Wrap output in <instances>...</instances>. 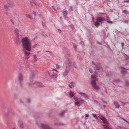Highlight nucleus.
Masks as SVG:
<instances>
[{"label":"nucleus","instance_id":"c756f323","mask_svg":"<svg viewBox=\"0 0 129 129\" xmlns=\"http://www.w3.org/2000/svg\"><path fill=\"white\" fill-rule=\"evenodd\" d=\"M73 47L75 49V50H76L77 48V46L76 45L74 44L73 45Z\"/></svg>","mask_w":129,"mask_h":129},{"label":"nucleus","instance_id":"a19ab883","mask_svg":"<svg viewBox=\"0 0 129 129\" xmlns=\"http://www.w3.org/2000/svg\"><path fill=\"white\" fill-rule=\"evenodd\" d=\"M68 86L69 87L71 88H72V87L71 86V85L69 84L68 85Z\"/></svg>","mask_w":129,"mask_h":129},{"label":"nucleus","instance_id":"a878e982","mask_svg":"<svg viewBox=\"0 0 129 129\" xmlns=\"http://www.w3.org/2000/svg\"><path fill=\"white\" fill-rule=\"evenodd\" d=\"M38 46V45L37 44H34L33 46V48H35L37 47Z\"/></svg>","mask_w":129,"mask_h":129},{"label":"nucleus","instance_id":"bf43d9fd","mask_svg":"<svg viewBox=\"0 0 129 129\" xmlns=\"http://www.w3.org/2000/svg\"><path fill=\"white\" fill-rule=\"evenodd\" d=\"M127 58L128 59H129V56L127 57Z\"/></svg>","mask_w":129,"mask_h":129},{"label":"nucleus","instance_id":"ddd939ff","mask_svg":"<svg viewBox=\"0 0 129 129\" xmlns=\"http://www.w3.org/2000/svg\"><path fill=\"white\" fill-rule=\"evenodd\" d=\"M101 68L100 66H95V67H94V69L95 70H99Z\"/></svg>","mask_w":129,"mask_h":129},{"label":"nucleus","instance_id":"6ab92c4d","mask_svg":"<svg viewBox=\"0 0 129 129\" xmlns=\"http://www.w3.org/2000/svg\"><path fill=\"white\" fill-rule=\"evenodd\" d=\"M104 128V129H112V128H110L105 125H103Z\"/></svg>","mask_w":129,"mask_h":129},{"label":"nucleus","instance_id":"37998d69","mask_svg":"<svg viewBox=\"0 0 129 129\" xmlns=\"http://www.w3.org/2000/svg\"><path fill=\"white\" fill-rule=\"evenodd\" d=\"M56 67L57 68H59V66L58 65L56 64Z\"/></svg>","mask_w":129,"mask_h":129},{"label":"nucleus","instance_id":"473e14b6","mask_svg":"<svg viewBox=\"0 0 129 129\" xmlns=\"http://www.w3.org/2000/svg\"><path fill=\"white\" fill-rule=\"evenodd\" d=\"M89 72L91 73H92V69L91 68H90L89 69Z\"/></svg>","mask_w":129,"mask_h":129},{"label":"nucleus","instance_id":"13d9d810","mask_svg":"<svg viewBox=\"0 0 129 129\" xmlns=\"http://www.w3.org/2000/svg\"><path fill=\"white\" fill-rule=\"evenodd\" d=\"M126 2H129V1H126Z\"/></svg>","mask_w":129,"mask_h":129},{"label":"nucleus","instance_id":"7ed1b4c3","mask_svg":"<svg viewBox=\"0 0 129 129\" xmlns=\"http://www.w3.org/2000/svg\"><path fill=\"white\" fill-rule=\"evenodd\" d=\"M91 78L92 81L91 83L93 87L96 89H99L100 88L99 87L96 85V81L97 80L96 76L92 75L91 76Z\"/></svg>","mask_w":129,"mask_h":129},{"label":"nucleus","instance_id":"cd10ccee","mask_svg":"<svg viewBox=\"0 0 129 129\" xmlns=\"http://www.w3.org/2000/svg\"><path fill=\"white\" fill-rule=\"evenodd\" d=\"M121 73L124 74H125L126 73V71H122L121 72Z\"/></svg>","mask_w":129,"mask_h":129},{"label":"nucleus","instance_id":"393cba45","mask_svg":"<svg viewBox=\"0 0 129 129\" xmlns=\"http://www.w3.org/2000/svg\"><path fill=\"white\" fill-rule=\"evenodd\" d=\"M70 83L71 84V85H72V86L73 87H74V85L73 84H75V83L74 82H71Z\"/></svg>","mask_w":129,"mask_h":129},{"label":"nucleus","instance_id":"423d86ee","mask_svg":"<svg viewBox=\"0 0 129 129\" xmlns=\"http://www.w3.org/2000/svg\"><path fill=\"white\" fill-rule=\"evenodd\" d=\"M96 20L99 22L102 23V22L105 21V19L101 17H98L96 19Z\"/></svg>","mask_w":129,"mask_h":129},{"label":"nucleus","instance_id":"49530a36","mask_svg":"<svg viewBox=\"0 0 129 129\" xmlns=\"http://www.w3.org/2000/svg\"><path fill=\"white\" fill-rule=\"evenodd\" d=\"M97 43L100 44V45H101L102 44V43H100V42H98Z\"/></svg>","mask_w":129,"mask_h":129},{"label":"nucleus","instance_id":"8fccbe9b","mask_svg":"<svg viewBox=\"0 0 129 129\" xmlns=\"http://www.w3.org/2000/svg\"><path fill=\"white\" fill-rule=\"evenodd\" d=\"M85 116L86 117H88L89 116L87 114H86L85 115Z\"/></svg>","mask_w":129,"mask_h":129},{"label":"nucleus","instance_id":"5fc2aeb1","mask_svg":"<svg viewBox=\"0 0 129 129\" xmlns=\"http://www.w3.org/2000/svg\"><path fill=\"white\" fill-rule=\"evenodd\" d=\"M11 22H12V23L13 24H14V22H13V20H11Z\"/></svg>","mask_w":129,"mask_h":129},{"label":"nucleus","instance_id":"de8ad7c7","mask_svg":"<svg viewBox=\"0 0 129 129\" xmlns=\"http://www.w3.org/2000/svg\"><path fill=\"white\" fill-rule=\"evenodd\" d=\"M129 21H125V23H128V22Z\"/></svg>","mask_w":129,"mask_h":129},{"label":"nucleus","instance_id":"e2e57ef3","mask_svg":"<svg viewBox=\"0 0 129 129\" xmlns=\"http://www.w3.org/2000/svg\"><path fill=\"white\" fill-rule=\"evenodd\" d=\"M122 68L123 69H124V68H123V67Z\"/></svg>","mask_w":129,"mask_h":129},{"label":"nucleus","instance_id":"338daca9","mask_svg":"<svg viewBox=\"0 0 129 129\" xmlns=\"http://www.w3.org/2000/svg\"><path fill=\"white\" fill-rule=\"evenodd\" d=\"M95 74H96L97 73H96V72H95Z\"/></svg>","mask_w":129,"mask_h":129},{"label":"nucleus","instance_id":"4d7b16f0","mask_svg":"<svg viewBox=\"0 0 129 129\" xmlns=\"http://www.w3.org/2000/svg\"><path fill=\"white\" fill-rule=\"evenodd\" d=\"M103 107H106V105H103Z\"/></svg>","mask_w":129,"mask_h":129},{"label":"nucleus","instance_id":"9b49d317","mask_svg":"<svg viewBox=\"0 0 129 129\" xmlns=\"http://www.w3.org/2000/svg\"><path fill=\"white\" fill-rule=\"evenodd\" d=\"M75 94L74 92L72 91H70L69 94V96L71 98H72Z\"/></svg>","mask_w":129,"mask_h":129},{"label":"nucleus","instance_id":"7c9ffc66","mask_svg":"<svg viewBox=\"0 0 129 129\" xmlns=\"http://www.w3.org/2000/svg\"><path fill=\"white\" fill-rule=\"evenodd\" d=\"M116 129H122V128L121 126H119L116 128Z\"/></svg>","mask_w":129,"mask_h":129},{"label":"nucleus","instance_id":"bb28decb","mask_svg":"<svg viewBox=\"0 0 129 129\" xmlns=\"http://www.w3.org/2000/svg\"><path fill=\"white\" fill-rule=\"evenodd\" d=\"M73 99L76 101H78V99L76 98L75 96H74V97Z\"/></svg>","mask_w":129,"mask_h":129},{"label":"nucleus","instance_id":"69168bd1","mask_svg":"<svg viewBox=\"0 0 129 129\" xmlns=\"http://www.w3.org/2000/svg\"><path fill=\"white\" fill-rule=\"evenodd\" d=\"M46 52H49L48 51H46Z\"/></svg>","mask_w":129,"mask_h":129},{"label":"nucleus","instance_id":"f8f14e48","mask_svg":"<svg viewBox=\"0 0 129 129\" xmlns=\"http://www.w3.org/2000/svg\"><path fill=\"white\" fill-rule=\"evenodd\" d=\"M62 13L64 15V19H66V16L68 14V12L67 11H62Z\"/></svg>","mask_w":129,"mask_h":129},{"label":"nucleus","instance_id":"b1692460","mask_svg":"<svg viewBox=\"0 0 129 129\" xmlns=\"http://www.w3.org/2000/svg\"><path fill=\"white\" fill-rule=\"evenodd\" d=\"M92 115L94 117H95L96 119H98V117H96V115L95 114H92Z\"/></svg>","mask_w":129,"mask_h":129},{"label":"nucleus","instance_id":"5701e85b","mask_svg":"<svg viewBox=\"0 0 129 129\" xmlns=\"http://www.w3.org/2000/svg\"><path fill=\"white\" fill-rule=\"evenodd\" d=\"M21 122V124H19L20 126V127L21 128H22V127H23V124L22 122Z\"/></svg>","mask_w":129,"mask_h":129},{"label":"nucleus","instance_id":"39448f33","mask_svg":"<svg viewBox=\"0 0 129 129\" xmlns=\"http://www.w3.org/2000/svg\"><path fill=\"white\" fill-rule=\"evenodd\" d=\"M41 127L42 129H52L51 127H49L48 125L43 124H42Z\"/></svg>","mask_w":129,"mask_h":129},{"label":"nucleus","instance_id":"72a5a7b5","mask_svg":"<svg viewBox=\"0 0 129 129\" xmlns=\"http://www.w3.org/2000/svg\"><path fill=\"white\" fill-rule=\"evenodd\" d=\"M70 26L72 28V29H73L74 28V27L73 25H71Z\"/></svg>","mask_w":129,"mask_h":129},{"label":"nucleus","instance_id":"ea45409f","mask_svg":"<svg viewBox=\"0 0 129 129\" xmlns=\"http://www.w3.org/2000/svg\"><path fill=\"white\" fill-rule=\"evenodd\" d=\"M31 85H32V84L31 83H29L28 84V85L29 86H31Z\"/></svg>","mask_w":129,"mask_h":129},{"label":"nucleus","instance_id":"603ef678","mask_svg":"<svg viewBox=\"0 0 129 129\" xmlns=\"http://www.w3.org/2000/svg\"><path fill=\"white\" fill-rule=\"evenodd\" d=\"M27 101H28V102H29L30 101V99H28L27 100Z\"/></svg>","mask_w":129,"mask_h":129},{"label":"nucleus","instance_id":"1a4fd4ad","mask_svg":"<svg viewBox=\"0 0 129 129\" xmlns=\"http://www.w3.org/2000/svg\"><path fill=\"white\" fill-rule=\"evenodd\" d=\"M79 94L84 98L87 99L88 98V97L87 95L84 93L80 92Z\"/></svg>","mask_w":129,"mask_h":129},{"label":"nucleus","instance_id":"4468645a","mask_svg":"<svg viewBox=\"0 0 129 129\" xmlns=\"http://www.w3.org/2000/svg\"><path fill=\"white\" fill-rule=\"evenodd\" d=\"M33 58L34 61L35 62H36L37 60V58L36 55H33Z\"/></svg>","mask_w":129,"mask_h":129},{"label":"nucleus","instance_id":"0eeeda50","mask_svg":"<svg viewBox=\"0 0 129 129\" xmlns=\"http://www.w3.org/2000/svg\"><path fill=\"white\" fill-rule=\"evenodd\" d=\"M99 118L101 120H102L103 122L105 123H107L108 122L106 119L102 116H100Z\"/></svg>","mask_w":129,"mask_h":129},{"label":"nucleus","instance_id":"20e7f679","mask_svg":"<svg viewBox=\"0 0 129 129\" xmlns=\"http://www.w3.org/2000/svg\"><path fill=\"white\" fill-rule=\"evenodd\" d=\"M33 84L35 86H39L40 87H43L44 85L42 84L39 82H36L33 83Z\"/></svg>","mask_w":129,"mask_h":129},{"label":"nucleus","instance_id":"052dcab7","mask_svg":"<svg viewBox=\"0 0 129 129\" xmlns=\"http://www.w3.org/2000/svg\"><path fill=\"white\" fill-rule=\"evenodd\" d=\"M32 76H33V77H34V75L33 74H32Z\"/></svg>","mask_w":129,"mask_h":129},{"label":"nucleus","instance_id":"4be33fe9","mask_svg":"<svg viewBox=\"0 0 129 129\" xmlns=\"http://www.w3.org/2000/svg\"><path fill=\"white\" fill-rule=\"evenodd\" d=\"M128 11L126 10H124L123 11V12L126 14H128Z\"/></svg>","mask_w":129,"mask_h":129},{"label":"nucleus","instance_id":"0e129e2a","mask_svg":"<svg viewBox=\"0 0 129 129\" xmlns=\"http://www.w3.org/2000/svg\"><path fill=\"white\" fill-rule=\"evenodd\" d=\"M13 129H15V127H14Z\"/></svg>","mask_w":129,"mask_h":129},{"label":"nucleus","instance_id":"864d4df0","mask_svg":"<svg viewBox=\"0 0 129 129\" xmlns=\"http://www.w3.org/2000/svg\"><path fill=\"white\" fill-rule=\"evenodd\" d=\"M34 14L35 16H36V13L35 12H34Z\"/></svg>","mask_w":129,"mask_h":129},{"label":"nucleus","instance_id":"f257e3e1","mask_svg":"<svg viewBox=\"0 0 129 129\" xmlns=\"http://www.w3.org/2000/svg\"><path fill=\"white\" fill-rule=\"evenodd\" d=\"M65 63L66 69L62 74L63 76L64 77H66L68 74L69 72L71 70V67L76 68V66L75 63L72 62L70 60H67L65 61Z\"/></svg>","mask_w":129,"mask_h":129},{"label":"nucleus","instance_id":"c9c22d12","mask_svg":"<svg viewBox=\"0 0 129 129\" xmlns=\"http://www.w3.org/2000/svg\"><path fill=\"white\" fill-rule=\"evenodd\" d=\"M106 19L108 21H109V17H106Z\"/></svg>","mask_w":129,"mask_h":129},{"label":"nucleus","instance_id":"2eb2a0df","mask_svg":"<svg viewBox=\"0 0 129 129\" xmlns=\"http://www.w3.org/2000/svg\"><path fill=\"white\" fill-rule=\"evenodd\" d=\"M66 112V111H62L61 113L60 114V116L61 117H62Z\"/></svg>","mask_w":129,"mask_h":129},{"label":"nucleus","instance_id":"f3484780","mask_svg":"<svg viewBox=\"0 0 129 129\" xmlns=\"http://www.w3.org/2000/svg\"><path fill=\"white\" fill-rule=\"evenodd\" d=\"M114 104L116 106L115 108H119L120 107V105L118 104L117 103L115 102L114 103Z\"/></svg>","mask_w":129,"mask_h":129},{"label":"nucleus","instance_id":"412c9836","mask_svg":"<svg viewBox=\"0 0 129 129\" xmlns=\"http://www.w3.org/2000/svg\"><path fill=\"white\" fill-rule=\"evenodd\" d=\"M15 32L17 35L18 36V30L16 28L15 29Z\"/></svg>","mask_w":129,"mask_h":129},{"label":"nucleus","instance_id":"6e6d98bb","mask_svg":"<svg viewBox=\"0 0 129 129\" xmlns=\"http://www.w3.org/2000/svg\"><path fill=\"white\" fill-rule=\"evenodd\" d=\"M81 101H82V102H84V101L83 100H81Z\"/></svg>","mask_w":129,"mask_h":129},{"label":"nucleus","instance_id":"dca6fc26","mask_svg":"<svg viewBox=\"0 0 129 129\" xmlns=\"http://www.w3.org/2000/svg\"><path fill=\"white\" fill-rule=\"evenodd\" d=\"M30 53L29 52H27L26 51H24V54L25 56H28L30 55Z\"/></svg>","mask_w":129,"mask_h":129},{"label":"nucleus","instance_id":"9d476101","mask_svg":"<svg viewBox=\"0 0 129 129\" xmlns=\"http://www.w3.org/2000/svg\"><path fill=\"white\" fill-rule=\"evenodd\" d=\"M57 74L56 73L53 74L51 75H50V77H52L53 79H55L57 77Z\"/></svg>","mask_w":129,"mask_h":129},{"label":"nucleus","instance_id":"2f4dec72","mask_svg":"<svg viewBox=\"0 0 129 129\" xmlns=\"http://www.w3.org/2000/svg\"><path fill=\"white\" fill-rule=\"evenodd\" d=\"M26 16L27 17H28L31 19H33V18H32L31 16H30V15H29V16L26 15Z\"/></svg>","mask_w":129,"mask_h":129},{"label":"nucleus","instance_id":"c85d7f7f","mask_svg":"<svg viewBox=\"0 0 129 129\" xmlns=\"http://www.w3.org/2000/svg\"><path fill=\"white\" fill-rule=\"evenodd\" d=\"M4 5V8L5 9H8V6H7L6 5Z\"/></svg>","mask_w":129,"mask_h":129},{"label":"nucleus","instance_id":"4c0bfd02","mask_svg":"<svg viewBox=\"0 0 129 129\" xmlns=\"http://www.w3.org/2000/svg\"><path fill=\"white\" fill-rule=\"evenodd\" d=\"M80 44H81L82 45H83V44H84V43H83V41H81L80 42Z\"/></svg>","mask_w":129,"mask_h":129},{"label":"nucleus","instance_id":"f03ea898","mask_svg":"<svg viewBox=\"0 0 129 129\" xmlns=\"http://www.w3.org/2000/svg\"><path fill=\"white\" fill-rule=\"evenodd\" d=\"M22 42L23 47L26 50L30 51L31 49V44L30 40L27 37H25L22 40Z\"/></svg>","mask_w":129,"mask_h":129},{"label":"nucleus","instance_id":"680f3d73","mask_svg":"<svg viewBox=\"0 0 129 129\" xmlns=\"http://www.w3.org/2000/svg\"><path fill=\"white\" fill-rule=\"evenodd\" d=\"M92 63L93 64H94V62H93V61H92Z\"/></svg>","mask_w":129,"mask_h":129},{"label":"nucleus","instance_id":"6e6552de","mask_svg":"<svg viewBox=\"0 0 129 129\" xmlns=\"http://www.w3.org/2000/svg\"><path fill=\"white\" fill-rule=\"evenodd\" d=\"M18 79L20 81V83L21 84V83L23 80V78L22 75L21 74H19L18 75Z\"/></svg>","mask_w":129,"mask_h":129},{"label":"nucleus","instance_id":"aec40b11","mask_svg":"<svg viewBox=\"0 0 129 129\" xmlns=\"http://www.w3.org/2000/svg\"><path fill=\"white\" fill-rule=\"evenodd\" d=\"M80 103V102H77L75 103V105H77L78 106H80V105L79 104Z\"/></svg>","mask_w":129,"mask_h":129},{"label":"nucleus","instance_id":"09e8293b","mask_svg":"<svg viewBox=\"0 0 129 129\" xmlns=\"http://www.w3.org/2000/svg\"><path fill=\"white\" fill-rule=\"evenodd\" d=\"M44 36L45 37V38H47V36L46 35H45Z\"/></svg>","mask_w":129,"mask_h":129},{"label":"nucleus","instance_id":"e433bc0d","mask_svg":"<svg viewBox=\"0 0 129 129\" xmlns=\"http://www.w3.org/2000/svg\"><path fill=\"white\" fill-rule=\"evenodd\" d=\"M69 10H70V11H72L73 10V9H72V7H70V9H69Z\"/></svg>","mask_w":129,"mask_h":129},{"label":"nucleus","instance_id":"f704fd0d","mask_svg":"<svg viewBox=\"0 0 129 129\" xmlns=\"http://www.w3.org/2000/svg\"><path fill=\"white\" fill-rule=\"evenodd\" d=\"M107 22L109 23H113V22L112 21H108Z\"/></svg>","mask_w":129,"mask_h":129},{"label":"nucleus","instance_id":"c03bdc74","mask_svg":"<svg viewBox=\"0 0 129 129\" xmlns=\"http://www.w3.org/2000/svg\"><path fill=\"white\" fill-rule=\"evenodd\" d=\"M47 73L48 74H49V75L50 76V75H50V72H49V71H48L47 72Z\"/></svg>","mask_w":129,"mask_h":129},{"label":"nucleus","instance_id":"58836bf2","mask_svg":"<svg viewBox=\"0 0 129 129\" xmlns=\"http://www.w3.org/2000/svg\"><path fill=\"white\" fill-rule=\"evenodd\" d=\"M52 71H55L57 72H58V71H57L56 69H54L52 70Z\"/></svg>","mask_w":129,"mask_h":129},{"label":"nucleus","instance_id":"3c124183","mask_svg":"<svg viewBox=\"0 0 129 129\" xmlns=\"http://www.w3.org/2000/svg\"><path fill=\"white\" fill-rule=\"evenodd\" d=\"M121 103H122V105H124L125 103L123 102H121Z\"/></svg>","mask_w":129,"mask_h":129},{"label":"nucleus","instance_id":"79ce46f5","mask_svg":"<svg viewBox=\"0 0 129 129\" xmlns=\"http://www.w3.org/2000/svg\"><path fill=\"white\" fill-rule=\"evenodd\" d=\"M124 121H126L127 123H128V124H129V121H126L124 119H123Z\"/></svg>","mask_w":129,"mask_h":129},{"label":"nucleus","instance_id":"a211bd4d","mask_svg":"<svg viewBox=\"0 0 129 129\" xmlns=\"http://www.w3.org/2000/svg\"><path fill=\"white\" fill-rule=\"evenodd\" d=\"M99 22L97 21L95 22L94 23V25L96 26H99L100 24L99 23Z\"/></svg>","mask_w":129,"mask_h":129},{"label":"nucleus","instance_id":"a18cd8bd","mask_svg":"<svg viewBox=\"0 0 129 129\" xmlns=\"http://www.w3.org/2000/svg\"><path fill=\"white\" fill-rule=\"evenodd\" d=\"M58 30L59 31V33H61V30L60 29H58Z\"/></svg>","mask_w":129,"mask_h":129}]
</instances>
